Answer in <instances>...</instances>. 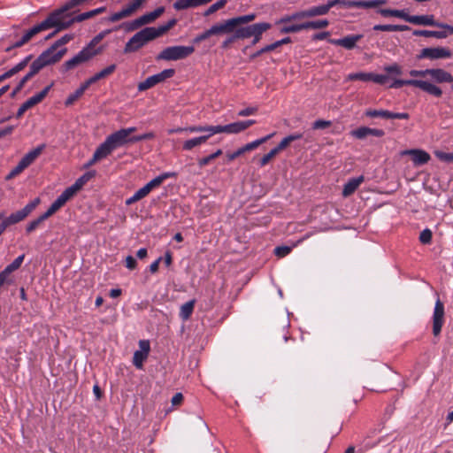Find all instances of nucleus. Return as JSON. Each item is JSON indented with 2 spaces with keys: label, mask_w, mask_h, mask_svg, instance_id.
I'll list each match as a JSON object with an SVG mask.
<instances>
[{
  "label": "nucleus",
  "mask_w": 453,
  "mask_h": 453,
  "mask_svg": "<svg viewBox=\"0 0 453 453\" xmlns=\"http://www.w3.org/2000/svg\"><path fill=\"white\" fill-rule=\"evenodd\" d=\"M195 303H196L195 300H190L181 305L180 311V318L182 320H184V321L188 320L191 317L193 311H194Z\"/></svg>",
  "instance_id": "35"
},
{
  "label": "nucleus",
  "mask_w": 453,
  "mask_h": 453,
  "mask_svg": "<svg viewBox=\"0 0 453 453\" xmlns=\"http://www.w3.org/2000/svg\"><path fill=\"white\" fill-rule=\"evenodd\" d=\"M24 258H25V255L22 254L20 256H19L18 257H16L10 265H8L4 270V272L7 273V274H11L12 273H13L14 271L18 270L23 261H24Z\"/></svg>",
  "instance_id": "45"
},
{
  "label": "nucleus",
  "mask_w": 453,
  "mask_h": 453,
  "mask_svg": "<svg viewBox=\"0 0 453 453\" xmlns=\"http://www.w3.org/2000/svg\"><path fill=\"white\" fill-rule=\"evenodd\" d=\"M175 73L174 69H165L162 72L154 74V77L157 80V84L164 82L165 80L172 78Z\"/></svg>",
  "instance_id": "51"
},
{
  "label": "nucleus",
  "mask_w": 453,
  "mask_h": 453,
  "mask_svg": "<svg viewBox=\"0 0 453 453\" xmlns=\"http://www.w3.org/2000/svg\"><path fill=\"white\" fill-rule=\"evenodd\" d=\"M226 4V0H219L218 2L211 4L203 13V16L207 17L216 12L219 9L223 8Z\"/></svg>",
  "instance_id": "53"
},
{
  "label": "nucleus",
  "mask_w": 453,
  "mask_h": 453,
  "mask_svg": "<svg viewBox=\"0 0 453 453\" xmlns=\"http://www.w3.org/2000/svg\"><path fill=\"white\" fill-rule=\"evenodd\" d=\"M220 155H222V150L220 149H219L215 152L210 154L209 156L200 158L198 160V165L200 167H203V166L209 165L212 160H214Z\"/></svg>",
  "instance_id": "50"
},
{
  "label": "nucleus",
  "mask_w": 453,
  "mask_h": 453,
  "mask_svg": "<svg viewBox=\"0 0 453 453\" xmlns=\"http://www.w3.org/2000/svg\"><path fill=\"white\" fill-rule=\"evenodd\" d=\"M96 56V52L90 51L89 48H83L81 51H79L74 57L71 59L65 61L63 64V71L66 72L72 70L88 60H90L93 57Z\"/></svg>",
  "instance_id": "9"
},
{
  "label": "nucleus",
  "mask_w": 453,
  "mask_h": 453,
  "mask_svg": "<svg viewBox=\"0 0 453 453\" xmlns=\"http://www.w3.org/2000/svg\"><path fill=\"white\" fill-rule=\"evenodd\" d=\"M146 25L142 17H139L134 20H131V21H128V22H125L123 23L120 27L123 28L126 32H132V31H134L138 28H140L141 27Z\"/></svg>",
  "instance_id": "36"
},
{
  "label": "nucleus",
  "mask_w": 453,
  "mask_h": 453,
  "mask_svg": "<svg viewBox=\"0 0 453 453\" xmlns=\"http://www.w3.org/2000/svg\"><path fill=\"white\" fill-rule=\"evenodd\" d=\"M345 0H327L326 3L308 8L310 18L326 15L334 6L345 8Z\"/></svg>",
  "instance_id": "12"
},
{
  "label": "nucleus",
  "mask_w": 453,
  "mask_h": 453,
  "mask_svg": "<svg viewBox=\"0 0 453 453\" xmlns=\"http://www.w3.org/2000/svg\"><path fill=\"white\" fill-rule=\"evenodd\" d=\"M329 26V21L327 19H318V20H309L303 22L304 30L307 29H323Z\"/></svg>",
  "instance_id": "37"
},
{
  "label": "nucleus",
  "mask_w": 453,
  "mask_h": 453,
  "mask_svg": "<svg viewBox=\"0 0 453 453\" xmlns=\"http://www.w3.org/2000/svg\"><path fill=\"white\" fill-rule=\"evenodd\" d=\"M234 26L231 19H228L221 23H217L212 25L209 30L211 35H218L223 34L233 33L234 30Z\"/></svg>",
  "instance_id": "23"
},
{
  "label": "nucleus",
  "mask_w": 453,
  "mask_h": 453,
  "mask_svg": "<svg viewBox=\"0 0 453 453\" xmlns=\"http://www.w3.org/2000/svg\"><path fill=\"white\" fill-rule=\"evenodd\" d=\"M272 27V25L268 22H259L251 25L252 29V36L254 35H262L263 33L269 30Z\"/></svg>",
  "instance_id": "43"
},
{
  "label": "nucleus",
  "mask_w": 453,
  "mask_h": 453,
  "mask_svg": "<svg viewBox=\"0 0 453 453\" xmlns=\"http://www.w3.org/2000/svg\"><path fill=\"white\" fill-rule=\"evenodd\" d=\"M206 142L205 136H197L188 140H186L182 144V150L185 151H190L194 148L201 146Z\"/></svg>",
  "instance_id": "32"
},
{
  "label": "nucleus",
  "mask_w": 453,
  "mask_h": 453,
  "mask_svg": "<svg viewBox=\"0 0 453 453\" xmlns=\"http://www.w3.org/2000/svg\"><path fill=\"white\" fill-rule=\"evenodd\" d=\"M433 233L429 228H425L419 234V242L422 244H430L432 242Z\"/></svg>",
  "instance_id": "55"
},
{
  "label": "nucleus",
  "mask_w": 453,
  "mask_h": 453,
  "mask_svg": "<svg viewBox=\"0 0 453 453\" xmlns=\"http://www.w3.org/2000/svg\"><path fill=\"white\" fill-rule=\"evenodd\" d=\"M416 88H418L423 91L430 95H433L436 97H441L442 95V90L441 89V88L426 81L417 80Z\"/></svg>",
  "instance_id": "27"
},
{
  "label": "nucleus",
  "mask_w": 453,
  "mask_h": 453,
  "mask_svg": "<svg viewBox=\"0 0 453 453\" xmlns=\"http://www.w3.org/2000/svg\"><path fill=\"white\" fill-rule=\"evenodd\" d=\"M444 304L440 299H437L433 314V334L434 336H438L441 332L444 324Z\"/></svg>",
  "instance_id": "10"
},
{
  "label": "nucleus",
  "mask_w": 453,
  "mask_h": 453,
  "mask_svg": "<svg viewBox=\"0 0 453 453\" xmlns=\"http://www.w3.org/2000/svg\"><path fill=\"white\" fill-rule=\"evenodd\" d=\"M32 58H33V55L30 54V55L27 56L25 58H23L19 63L15 65L13 67L16 70V72L19 73L20 71L25 69L27 66V65L30 63Z\"/></svg>",
  "instance_id": "63"
},
{
  "label": "nucleus",
  "mask_w": 453,
  "mask_h": 453,
  "mask_svg": "<svg viewBox=\"0 0 453 453\" xmlns=\"http://www.w3.org/2000/svg\"><path fill=\"white\" fill-rule=\"evenodd\" d=\"M154 138H155V134L153 132H147L142 134L134 135V136H132L131 140H132V142L134 143V142H138L144 141V140H151Z\"/></svg>",
  "instance_id": "62"
},
{
  "label": "nucleus",
  "mask_w": 453,
  "mask_h": 453,
  "mask_svg": "<svg viewBox=\"0 0 453 453\" xmlns=\"http://www.w3.org/2000/svg\"><path fill=\"white\" fill-rule=\"evenodd\" d=\"M45 30H47V28H46L45 25L43 24V22L42 21L41 23L36 24L30 29L27 30L23 35L28 41H30L35 35H36L37 34H39L42 31H45Z\"/></svg>",
  "instance_id": "44"
},
{
  "label": "nucleus",
  "mask_w": 453,
  "mask_h": 453,
  "mask_svg": "<svg viewBox=\"0 0 453 453\" xmlns=\"http://www.w3.org/2000/svg\"><path fill=\"white\" fill-rule=\"evenodd\" d=\"M188 134L203 133L202 136L206 137V142L214 134H219V125H193L187 127Z\"/></svg>",
  "instance_id": "19"
},
{
  "label": "nucleus",
  "mask_w": 453,
  "mask_h": 453,
  "mask_svg": "<svg viewBox=\"0 0 453 453\" xmlns=\"http://www.w3.org/2000/svg\"><path fill=\"white\" fill-rule=\"evenodd\" d=\"M177 176V173L174 172H165L157 176L149 181L145 186L151 192V190L158 186H160L164 180L169 178H174Z\"/></svg>",
  "instance_id": "28"
},
{
  "label": "nucleus",
  "mask_w": 453,
  "mask_h": 453,
  "mask_svg": "<svg viewBox=\"0 0 453 453\" xmlns=\"http://www.w3.org/2000/svg\"><path fill=\"white\" fill-rule=\"evenodd\" d=\"M165 12V7L160 6L155 9L153 12L145 13L142 15L145 24H150L153 22L156 19H157L159 16H161Z\"/></svg>",
  "instance_id": "39"
},
{
  "label": "nucleus",
  "mask_w": 453,
  "mask_h": 453,
  "mask_svg": "<svg viewBox=\"0 0 453 453\" xmlns=\"http://www.w3.org/2000/svg\"><path fill=\"white\" fill-rule=\"evenodd\" d=\"M44 149L45 144H41L25 154L24 157H22V158L19 161L18 165L7 174L5 179L9 180L21 173L41 155Z\"/></svg>",
  "instance_id": "7"
},
{
  "label": "nucleus",
  "mask_w": 453,
  "mask_h": 453,
  "mask_svg": "<svg viewBox=\"0 0 453 453\" xmlns=\"http://www.w3.org/2000/svg\"><path fill=\"white\" fill-rule=\"evenodd\" d=\"M234 32H235V37H237L238 39H248L252 37L251 25L239 27L236 29L234 28Z\"/></svg>",
  "instance_id": "48"
},
{
  "label": "nucleus",
  "mask_w": 453,
  "mask_h": 453,
  "mask_svg": "<svg viewBox=\"0 0 453 453\" xmlns=\"http://www.w3.org/2000/svg\"><path fill=\"white\" fill-rule=\"evenodd\" d=\"M40 203V199L35 198L29 202L24 208L5 217L4 211H0V235L11 226L24 220Z\"/></svg>",
  "instance_id": "5"
},
{
  "label": "nucleus",
  "mask_w": 453,
  "mask_h": 453,
  "mask_svg": "<svg viewBox=\"0 0 453 453\" xmlns=\"http://www.w3.org/2000/svg\"><path fill=\"white\" fill-rule=\"evenodd\" d=\"M291 251V248L288 246H278L274 249V254L279 257H283L288 255Z\"/></svg>",
  "instance_id": "64"
},
{
  "label": "nucleus",
  "mask_w": 453,
  "mask_h": 453,
  "mask_svg": "<svg viewBox=\"0 0 453 453\" xmlns=\"http://www.w3.org/2000/svg\"><path fill=\"white\" fill-rule=\"evenodd\" d=\"M301 138H303V134H301V133H295V134H289V135L284 137L274 149L278 152H280V151L283 150L284 149H286L290 144V142H292L296 140H299Z\"/></svg>",
  "instance_id": "34"
},
{
  "label": "nucleus",
  "mask_w": 453,
  "mask_h": 453,
  "mask_svg": "<svg viewBox=\"0 0 453 453\" xmlns=\"http://www.w3.org/2000/svg\"><path fill=\"white\" fill-rule=\"evenodd\" d=\"M276 50L273 42L271 43V44H268V45H265V47L261 48L259 50L256 51L255 53H253L251 56H250V59H255L257 58V57H259L260 55L264 54V53H266V52H270V51H273Z\"/></svg>",
  "instance_id": "61"
},
{
  "label": "nucleus",
  "mask_w": 453,
  "mask_h": 453,
  "mask_svg": "<svg viewBox=\"0 0 453 453\" xmlns=\"http://www.w3.org/2000/svg\"><path fill=\"white\" fill-rule=\"evenodd\" d=\"M195 51L194 46L176 45L165 48L157 57L156 59L165 61H177L187 58Z\"/></svg>",
  "instance_id": "6"
},
{
  "label": "nucleus",
  "mask_w": 453,
  "mask_h": 453,
  "mask_svg": "<svg viewBox=\"0 0 453 453\" xmlns=\"http://www.w3.org/2000/svg\"><path fill=\"white\" fill-rule=\"evenodd\" d=\"M73 39V35H72V34H66V35H63L61 38L57 40L50 48H48L46 50L42 51L35 58V60L43 68L58 62L67 51L66 48H62L60 50H58V49L61 46H64L66 43H68Z\"/></svg>",
  "instance_id": "2"
},
{
  "label": "nucleus",
  "mask_w": 453,
  "mask_h": 453,
  "mask_svg": "<svg viewBox=\"0 0 453 453\" xmlns=\"http://www.w3.org/2000/svg\"><path fill=\"white\" fill-rule=\"evenodd\" d=\"M372 73H352L348 75L349 81H372Z\"/></svg>",
  "instance_id": "49"
},
{
  "label": "nucleus",
  "mask_w": 453,
  "mask_h": 453,
  "mask_svg": "<svg viewBox=\"0 0 453 453\" xmlns=\"http://www.w3.org/2000/svg\"><path fill=\"white\" fill-rule=\"evenodd\" d=\"M362 38L363 35H352L340 39H329L328 42L335 46H342L346 50H352Z\"/></svg>",
  "instance_id": "20"
},
{
  "label": "nucleus",
  "mask_w": 453,
  "mask_h": 453,
  "mask_svg": "<svg viewBox=\"0 0 453 453\" xmlns=\"http://www.w3.org/2000/svg\"><path fill=\"white\" fill-rule=\"evenodd\" d=\"M86 91L85 88L81 84V86L73 92L71 93L65 101V106H70L73 104Z\"/></svg>",
  "instance_id": "40"
},
{
  "label": "nucleus",
  "mask_w": 453,
  "mask_h": 453,
  "mask_svg": "<svg viewBox=\"0 0 453 453\" xmlns=\"http://www.w3.org/2000/svg\"><path fill=\"white\" fill-rule=\"evenodd\" d=\"M364 180H365V178L363 175L349 179L343 186L342 196L344 197H348L350 195H352L358 188V187L364 182Z\"/></svg>",
  "instance_id": "25"
},
{
  "label": "nucleus",
  "mask_w": 453,
  "mask_h": 453,
  "mask_svg": "<svg viewBox=\"0 0 453 453\" xmlns=\"http://www.w3.org/2000/svg\"><path fill=\"white\" fill-rule=\"evenodd\" d=\"M279 152L273 148L267 154L264 155L259 162L260 166L266 165L270 160L274 157Z\"/></svg>",
  "instance_id": "60"
},
{
  "label": "nucleus",
  "mask_w": 453,
  "mask_h": 453,
  "mask_svg": "<svg viewBox=\"0 0 453 453\" xmlns=\"http://www.w3.org/2000/svg\"><path fill=\"white\" fill-rule=\"evenodd\" d=\"M256 123H257V121L255 119H248V120H241V121L233 122V123L224 125V126L219 125V134H221V133H225V134H240Z\"/></svg>",
  "instance_id": "13"
},
{
  "label": "nucleus",
  "mask_w": 453,
  "mask_h": 453,
  "mask_svg": "<svg viewBox=\"0 0 453 453\" xmlns=\"http://www.w3.org/2000/svg\"><path fill=\"white\" fill-rule=\"evenodd\" d=\"M365 115L370 118H384V119H408L410 118L407 112H392L388 110H376L368 109L365 111Z\"/></svg>",
  "instance_id": "17"
},
{
  "label": "nucleus",
  "mask_w": 453,
  "mask_h": 453,
  "mask_svg": "<svg viewBox=\"0 0 453 453\" xmlns=\"http://www.w3.org/2000/svg\"><path fill=\"white\" fill-rule=\"evenodd\" d=\"M73 196L74 194L73 193V191L67 188L61 193L60 196H58V198L52 203H54L56 207H58V209H60Z\"/></svg>",
  "instance_id": "38"
},
{
  "label": "nucleus",
  "mask_w": 453,
  "mask_h": 453,
  "mask_svg": "<svg viewBox=\"0 0 453 453\" xmlns=\"http://www.w3.org/2000/svg\"><path fill=\"white\" fill-rule=\"evenodd\" d=\"M95 171L85 173L78 178L72 186L68 187V188L75 195L91 178L95 176Z\"/></svg>",
  "instance_id": "29"
},
{
  "label": "nucleus",
  "mask_w": 453,
  "mask_h": 453,
  "mask_svg": "<svg viewBox=\"0 0 453 453\" xmlns=\"http://www.w3.org/2000/svg\"><path fill=\"white\" fill-rule=\"evenodd\" d=\"M71 10L66 4L60 8L51 12L47 18L42 21L47 30L55 28L56 32L67 29L72 26L71 13L67 12Z\"/></svg>",
  "instance_id": "4"
},
{
  "label": "nucleus",
  "mask_w": 453,
  "mask_h": 453,
  "mask_svg": "<svg viewBox=\"0 0 453 453\" xmlns=\"http://www.w3.org/2000/svg\"><path fill=\"white\" fill-rule=\"evenodd\" d=\"M144 0H133L125 5L119 12H114L108 18V21L116 22L124 18L131 16L140 6Z\"/></svg>",
  "instance_id": "14"
},
{
  "label": "nucleus",
  "mask_w": 453,
  "mask_h": 453,
  "mask_svg": "<svg viewBox=\"0 0 453 453\" xmlns=\"http://www.w3.org/2000/svg\"><path fill=\"white\" fill-rule=\"evenodd\" d=\"M351 135L357 139L362 140L366 138L369 135L368 127H361L353 131H351Z\"/></svg>",
  "instance_id": "56"
},
{
  "label": "nucleus",
  "mask_w": 453,
  "mask_h": 453,
  "mask_svg": "<svg viewBox=\"0 0 453 453\" xmlns=\"http://www.w3.org/2000/svg\"><path fill=\"white\" fill-rule=\"evenodd\" d=\"M384 70L388 74H394V75H401L402 74V67L396 63L384 66Z\"/></svg>",
  "instance_id": "59"
},
{
  "label": "nucleus",
  "mask_w": 453,
  "mask_h": 453,
  "mask_svg": "<svg viewBox=\"0 0 453 453\" xmlns=\"http://www.w3.org/2000/svg\"><path fill=\"white\" fill-rule=\"evenodd\" d=\"M108 155L104 152L102 147L99 145L95 150L92 158L85 165V167H90L95 165L97 161L107 157Z\"/></svg>",
  "instance_id": "42"
},
{
  "label": "nucleus",
  "mask_w": 453,
  "mask_h": 453,
  "mask_svg": "<svg viewBox=\"0 0 453 453\" xmlns=\"http://www.w3.org/2000/svg\"><path fill=\"white\" fill-rule=\"evenodd\" d=\"M136 131L135 127L121 128L106 137L104 142L100 144L104 152L109 156L113 150L132 142L131 134Z\"/></svg>",
  "instance_id": "3"
},
{
  "label": "nucleus",
  "mask_w": 453,
  "mask_h": 453,
  "mask_svg": "<svg viewBox=\"0 0 453 453\" xmlns=\"http://www.w3.org/2000/svg\"><path fill=\"white\" fill-rule=\"evenodd\" d=\"M372 29L374 31H382V32H403L410 29L407 25H374Z\"/></svg>",
  "instance_id": "31"
},
{
  "label": "nucleus",
  "mask_w": 453,
  "mask_h": 453,
  "mask_svg": "<svg viewBox=\"0 0 453 453\" xmlns=\"http://www.w3.org/2000/svg\"><path fill=\"white\" fill-rule=\"evenodd\" d=\"M212 0H177L173 6L176 11L196 8L211 3Z\"/></svg>",
  "instance_id": "24"
},
{
  "label": "nucleus",
  "mask_w": 453,
  "mask_h": 453,
  "mask_svg": "<svg viewBox=\"0 0 453 453\" xmlns=\"http://www.w3.org/2000/svg\"><path fill=\"white\" fill-rule=\"evenodd\" d=\"M156 85H157V80L154 77V75H151V76L148 77L146 80H144L143 81L138 83L137 89H138V91L142 92V91H145L149 88H151Z\"/></svg>",
  "instance_id": "47"
},
{
  "label": "nucleus",
  "mask_w": 453,
  "mask_h": 453,
  "mask_svg": "<svg viewBox=\"0 0 453 453\" xmlns=\"http://www.w3.org/2000/svg\"><path fill=\"white\" fill-rule=\"evenodd\" d=\"M283 26L280 28V34H291V33H298L300 31L304 30L303 22L300 24H282Z\"/></svg>",
  "instance_id": "41"
},
{
  "label": "nucleus",
  "mask_w": 453,
  "mask_h": 453,
  "mask_svg": "<svg viewBox=\"0 0 453 453\" xmlns=\"http://www.w3.org/2000/svg\"><path fill=\"white\" fill-rule=\"evenodd\" d=\"M54 82H51L50 85L45 87L41 92L35 94V96L28 98L26 102H24L16 113V118L19 119L22 117V115L30 108L36 105L37 104L41 103L45 96L48 95L49 91L53 87Z\"/></svg>",
  "instance_id": "8"
},
{
  "label": "nucleus",
  "mask_w": 453,
  "mask_h": 453,
  "mask_svg": "<svg viewBox=\"0 0 453 453\" xmlns=\"http://www.w3.org/2000/svg\"><path fill=\"white\" fill-rule=\"evenodd\" d=\"M450 56H451L450 50L446 48H441V47L425 48L418 55V59H422V58L439 59V58H449Z\"/></svg>",
  "instance_id": "16"
},
{
  "label": "nucleus",
  "mask_w": 453,
  "mask_h": 453,
  "mask_svg": "<svg viewBox=\"0 0 453 453\" xmlns=\"http://www.w3.org/2000/svg\"><path fill=\"white\" fill-rule=\"evenodd\" d=\"M108 31H104L96 35L90 42L85 47L89 48L90 51L96 52V56L99 53V50H96L95 46L105 36Z\"/></svg>",
  "instance_id": "52"
},
{
  "label": "nucleus",
  "mask_w": 453,
  "mask_h": 453,
  "mask_svg": "<svg viewBox=\"0 0 453 453\" xmlns=\"http://www.w3.org/2000/svg\"><path fill=\"white\" fill-rule=\"evenodd\" d=\"M403 154L411 156V160L415 165H423L431 159L429 153L418 149L405 150Z\"/></svg>",
  "instance_id": "22"
},
{
  "label": "nucleus",
  "mask_w": 453,
  "mask_h": 453,
  "mask_svg": "<svg viewBox=\"0 0 453 453\" xmlns=\"http://www.w3.org/2000/svg\"><path fill=\"white\" fill-rule=\"evenodd\" d=\"M256 19L255 13H250L247 15L238 16L232 18V21L234 23V27L237 26L242 25V24H248L251 21H253Z\"/></svg>",
  "instance_id": "46"
},
{
  "label": "nucleus",
  "mask_w": 453,
  "mask_h": 453,
  "mask_svg": "<svg viewBox=\"0 0 453 453\" xmlns=\"http://www.w3.org/2000/svg\"><path fill=\"white\" fill-rule=\"evenodd\" d=\"M177 23L176 19L168 20L165 24L155 27H146L135 33L125 44V54L134 53L147 45L150 42L162 36Z\"/></svg>",
  "instance_id": "1"
},
{
  "label": "nucleus",
  "mask_w": 453,
  "mask_h": 453,
  "mask_svg": "<svg viewBox=\"0 0 453 453\" xmlns=\"http://www.w3.org/2000/svg\"><path fill=\"white\" fill-rule=\"evenodd\" d=\"M345 8H375L374 0H345Z\"/></svg>",
  "instance_id": "30"
},
{
  "label": "nucleus",
  "mask_w": 453,
  "mask_h": 453,
  "mask_svg": "<svg viewBox=\"0 0 453 453\" xmlns=\"http://www.w3.org/2000/svg\"><path fill=\"white\" fill-rule=\"evenodd\" d=\"M274 134H275V133H272V134H270L266 136H264L260 139H257L251 142H249V143L245 144L244 146L241 147V150H242L243 154L247 151L253 150L257 149L258 146H260L261 144H263L265 142H267L268 140H270Z\"/></svg>",
  "instance_id": "33"
},
{
  "label": "nucleus",
  "mask_w": 453,
  "mask_h": 453,
  "mask_svg": "<svg viewBox=\"0 0 453 453\" xmlns=\"http://www.w3.org/2000/svg\"><path fill=\"white\" fill-rule=\"evenodd\" d=\"M416 82L417 80H395L390 88H400L405 85L416 87Z\"/></svg>",
  "instance_id": "57"
},
{
  "label": "nucleus",
  "mask_w": 453,
  "mask_h": 453,
  "mask_svg": "<svg viewBox=\"0 0 453 453\" xmlns=\"http://www.w3.org/2000/svg\"><path fill=\"white\" fill-rule=\"evenodd\" d=\"M116 68L117 65L115 64H111L107 67L104 68L103 70H101L100 72L96 73V74L97 75L99 80H102L112 74L115 72Z\"/></svg>",
  "instance_id": "54"
},
{
  "label": "nucleus",
  "mask_w": 453,
  "mask_h": 453,
  "mask_svg": "<svg viewBox=\"0 0 453 453\" xmlns=\"http://www.w3.org/2000/svg\"><path fill=\"white\" fill-rule=\"evenodd\" d=\"M411 24L419 26H433L446 29L449 34H453V26L439 23L434 20V15H412Z\"/></svg>",
  "instance_id": "11"
},
{
  "label": "nucleus",
  "mask_w": 453,
  "mask_h": 453,
  "mask_svg": "<svg viewBox=\"0 0 453 453\" xmlns=\"http://www.w3.org/2000/svg\"><path fill=\"white\" fill-rule=\"evenodd\" d=\"M139 347L140 349L134 353L133 364L137 369H142L143 362L147 359L150 350V342L148 340H141Z\"/></svg>",
  "instance_id": "15"
},
{
  "label": "nucleus",
  "mask_w": 453,
  "mask_h": 453,
  "mask_svg": "<svg viewBox=\"0 0 453 453\" xmlns=\"http://www.w3.org/2000/svg\"><path fill=\"white\" fill-rule=\"evenodd\" d=\"M427 75H429L434 81L438 83H451L453 82V76L450 73L446 72L441 68L426 69Z\"/></svg>",
  "instance_id": "21"
},
{
  "label": "nucleus",
  "mask_w": 453,
  "mask_h": 453,
  "mask_svg": "<svg viewBox=\"0 0 453 453\" xmlns=\"http://www.w3.org/2000/svg\"><path fill=\"white\" fill-rule=\"evenodd\" d=\"M305 18H310L308 9L295 12L291 14H286V15L282 16L280 19H277L275 21V25L287 24L291 21L299 20V19H303Z\"/></svg>",
  "instance_id": "26"
},
{
  "label": "nucleus",
  "mask_w": 453,
  "mask_h": 453,
  "mask_svg": "<svg viewBox=\"0 0 453 453\" xmlns=\"http://www.w3.org/2000/svg\"><path fill=\"white\" fill-rule=\"evenodd\" d=\"M44 220H45V219L43 218V216H42V215H41V216H40V217H38L37 219H34V220L30 221V222L27 225V226H26V232H27V234L32 233V232H33V231H35V230L39 226V225H40L42 221H44Z\"/></svg>",
  "instance_id": "58"
},
{
  "label": "nucleus",
  "mask_w": 453,
  "mask_h": 453,
  "mask_svg": "<svg viewBox=\"0 0 453 453\" xmlns=\"http://www.w3.org/2000/svg\"><path fill=\"white\" fill-rule=\"evenodd\" d=\"M43 67L35 59L30 65L29 72L19 81L15 88L12 91L10 96L13 98L25 86V84L35 75H36Z\"/></svg>",
  "instance_id": "18"
}]
</instances>
